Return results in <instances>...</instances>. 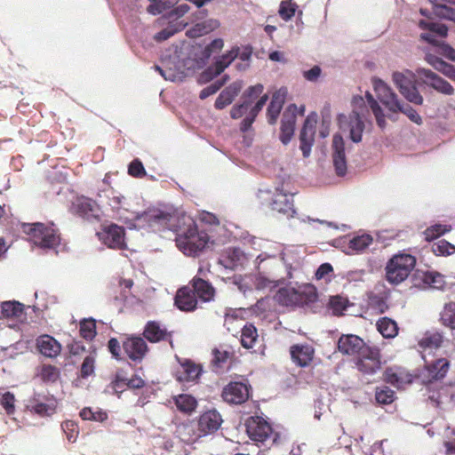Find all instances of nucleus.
Instances as JSON below:
<instances>
[{
	"instance_id": "f257e3e1",
	"label": "nucleus",
	"mask_w": 455,
	"mask_h": 455,
	"mask_svg": "<svg viewBox=\"0 0 455 455\" xmlns=\"http://www.w3.org/2000/svg\"><path fill=\"white\" fill-rule=\"evenodd\" d=\"M150 226L160 225L172 229L176 234V245L185 255L196 256L208 243L210 237L205 231H199L196 220L186 213L172 215L161 211L147 214Z\"/></svg>"
},
{
	"instance_id": "f03ea898",
	"label": "nucleus",
	"mask_w": 455,
	"mask_h": 455,
	"mask_svg": "<svg viewBox=\"0 0 455 455\" xmlns=\"http://www.w3.org/2000/svg\"><path fill=\"white\" fill-rule=\"evenodd\" d=\"M352 112L347 116L339 114L338 123L339 128L343 131H349V137L352 141L358 143L362 140L364 123L363 117L368 112V108L364 99L361 96H355L352 100Z\"/></svg>"
},
{
	"instance_id": "7ed1b4c3",
	"label": "nucleus",
	"mask_w": 455,
	"mask_h": 455,
	"mask_svg": "<svg viewBox=\"0 0 455 455\" xmlns=\"http://www.w3.org/2000/svg\"><path fill=\"white\" fill-rule=\"evenodd\" d=\"M274 299L283 307H304L316 301L317 291L311 283H304L297 288L286 286L276 291Z\"/></svg>"
},
{
	"instance_id": "20e7f679",
	"label": "nucleus",
	"mask_w": 455,
	"mask_h": 455,
	"mask_svg": "<svg viewBox=\"0 0 455 455\" xmlns=\"http://www.w3.org/2000/svg\"><path fill=\"white\" fill-rule=\"evenodd\" d=\"M374 90L379 100L392 113L401 112L411 122L421 124L422 118L419 113L409 104L400 100L397 95L381 80L374 82Z\"/></svg>"
},
{
	"instance_id": "39448f33",
	"label": "nucleus",
	"mask_w": 455,
	"mask_h": 455,
	"mask_svg": "<svg viewBox=\"0 0 455 455\" xmlns=\"http://www.w3.org/2000/svg\"><path fill=\"white\" fill-rule=\"evenodd\" d=\"M417 263L416 257L404 252L393 255L385 267V278L392 285L403 283L411 275Z\"/></svg>"
},
{
	"instance_id": "423d86ee",
	"label": "nucleus",
	"mask_w": 455,
	"mask_h": 455,
	"mask_svg": "<svg viewBox=\"0 0 455 455\" xmlns=\"http://www.w3.org/2000/svg\"><path fill=\"white\" fill-rule=\"evenodd\" d=\"M20 230L28 235L31 242L41 248L52 249L58 246L60 242L59 230L53 224L23 222L20 224Z\"/></svg>"
},
{
	"instance_id": "0eeeda50",
	"label": "nucleus",
	"mask_w": 455,
	"mask_h": 455,
	"mask_svg": "<svg viewBox=\"0 0 455 455\" xmlns=\"http://www.w3.org/2000/svg\"><path fill=\"white\" fill-rule=\"evenodd\" d=\"M257 198L262 205H267L271 211L287 217H293L296 212L292 195L285 193L283 188H275V192L259 189Z\"/></svg>"
},
{
	"instance_id": "6e6552de",
	"label": "nucleus",
	"mask_w": 455,
	"mask_h": 455,
	"mask_svg": "<svg viewBox=\"0 0 455 455\" xmlns=\"http://www.w3.org/2000/svg\"><path fill=\"white\" fill-rule=\"evenodd\" d=\"M427 396L430 403L441 410L455 409V381L445 384L430 381L427 385Z\"/></svg>"
},
{
	"instance_id": "1a4fd4ad",
	"label": "nucleus",
	"mask_w": 455,
	"mask_h": 455,
	"mask_svg": "<svg viewBox=\"0 0 455 455\" xmlns=\"http://www.w3.org/2000/svg\"><path fill=\"white\" fill-rule=\"evenodd\" d=\"M246 432L251 440L263 446L273 444L277 440V434L271 425L259 416L250 417L245 423Z\"/></svg>"
},
{
	"instance_id": "9d476101",
	"label": "nucleus",
	"mask_w": 455,
	"mask_h": 455,
	"mask_svg": "<svg viewBox=\"0 0 455 455\" xmlns=\"http://www.w3.org/2000/svg\"><path fill=\"white\" fill-rule=\"evenodd\" d=\"M393 81L400 93L410 102L416 105H422L423 97L415 85V76L410 70L404 72H395Z\"/></svg>"
},
{
	"instance_id": "9b49d317",
	"label": "nucleus",
	"mask_w": 455,
	"mask_h": 455,
	"mask_svg": "<svg viewBox=\"0 0 455 455\" xmlns=\"http://www.w3.org/2000/svg\"><path fill=\"white\" fill-rule=\"evenodd\" d=\"M355 368L363 376H373L382 369L381 354L378 347H369L355 362Z\"/></svg>"
},
{
	"instance_id": "f8f14e48",
	"label": "nucleus",
	"mask_w": 455,
	"mask_h": 455,
	"mask_svg": "<svg viewBox=\"0 0 455 455\" xmlns=\"http://www.w3.org/2000/svg\"><path fill=\"white\" fill-rule=\"evenodd\" d=\"M223 422L220 413L215 410L203 412L197 419V430L189 435L188 441H195L202 436L211 435L219 430Z\"/></svg>"
},
{
	"instance_id": "ddd939ff",
	"label": "nucleus",
	"mask_w": 455,
	"mask_h": 455,
	"mask_svg": "<svg viewBox=\"0 0 455 455\" xmlns=\"http://www.w3.org/2000/svg\"><path fill=\"white\" fill-rule=\"evenodd\" d=\"M99 239L110 249L124 250L127 248L125 242V230L123 227L111 223L102 226L97 233Z\"/></svg>"
},
{
	"instance_id": "4468645a",
	"label": "nucleus",
	"mask_w": 455,
	"mask_h": 455,
	"mask_svg": "<svg viewBox=\"0 0 455 455\" xmlns=\"http://www.w3.org/2000/svg\"><path fill=\"white\" fill-rule=\"evenodd\" d=\"M317 123V114L312 112L309 114L303 124L299 132V148L304 157H308L311 148L315 143V125Z\"/></svg>"
},
{
	"instance_id": "2eb2a0df",
	"label": "nucleus",
	"mask_w": 455,
	"mask_h": 455,
	"mask_svg": "<svg viewBox=\"0 0 455 455\" xmlns=\"http://www.w3.org/2000/svg\"><path fill=\"white\" fill-rule=\"evenodd\" d=\"M370 346L355 334H342L338 340V351L344 355L356 356L362 355Z\"/></svg>"
},
{
	"instance_id": "dca6fc26",
	"label": "nucleus",
	"mask_w": 455,
	"mask_h": 455,
	"mask_svg": "<svg viewBox=\"0 0 455 455\" xmlns=\"http://www.w3.org/2000/svg\"><path fill=\"white\" fill-rule=\"evenodd\" d=\"M251 386L240 381L228 383L222 390L223 400L232 404H242L250 397Z\"/></svg>"
},
{
	"instance_id": "f3484780",
	"label": "nucleus",
	"mask_w": 455,
	"mask_h": 455,
	"mask_svg": "<svg viewBox=\"0 0 455 455\" xmlns=\"http://www.w3.org/2000/svg\"><path fill=\"white\" fill-rule=\"evenodd\" d=\"M70 212L83 219L91 220L99 218L98 204L84 196H76L71 203Z\"/></svg>"
},
{
	"instance_id": "a211bd4d",
	"label": "nucleus",
	"mask_w": 455,
	"mask_h": 455,
	"mask_svg": "<svg viewBox=\"0 0 455 455\" xmlns=\"http://www.w3.org/2000/svg\"><path fill=\"white\" fill-rule=\"evenodd\" d=\"M297 118V106L295 104H290L283 114L280 127V140L287 145L293 134L295 130Z\"/></svg>"
},
{
	"instance_id": "6ab92c4d",
	"label": "nucleus",
	"mask_w": 455,
	"mask_h": 455,
	"mask_svg": "<svg viewBox=\"0 0 455 455\" xmlns=\"http://www.w3.org/2000/svg\"><path fill=\"white\" fill-rule=\"evenodd\" d=\"M417 73L420 77L424 79V83L427 85L434 88L435 91L445 95L453 94L454 89L452 85L432 70L427 68H419Z\"/></svg>"
},
{
	"instance_id": "aec40b11",
	"label": "nucleus",
	"mask_w": 455,
	"mask_h": 455,
	"mask_svg": "<svg viewBox=\"0 0 455 455\" xmlns=\"http://www.w3.org/2000/svg\"><path fill=\"white\" fill-rule=\"evenodd\" d=\"M332 161L338 176H344L347 172V159L345 154V142L341 135L335 134L332 138Z\"/></svg>"
},
{
	"instance_id": "412c9836",
	"label": "nucleus",
	"mask_w": 455,
	"mask_h": 455,
	"mask_svg": "<svg viewBox=\"0 0 455 455\" xmlns=\"http://www.w3.org/2000/svg\"><path fill=\"white\" fill-rule=\"evenodd\" d=\"M198 301L200 300L188 284L180 288L174 298L175 306L185 312L194 311L197 307Z\"/></svg>"
},
{
	"instance_id": "4be33fe9",
	"label": "nucleus",
	"mask_w": 455,
	"mask_h": 455,
	"mask_svg": "<svg viewBox=\"0 0 455 455\" xmlns=\"http://www.w3.org/2000/svg\"><path fill=\"white\" fill-rule=\"evenodd\" d=\"M123 348L127 356L135 362L141 361L148 350L146 341L140 337L127 338L123 342Z\"/></svg>"
},
{
	"instance_id": "5701e85b",
	"label": "nucleus",
	"mask_w": 455,
	"mask_h": 455,
	"mask_svg": "<svg viewBox=\"0 0 455 455\" xmlns=\"http://www.w3.org/2000/svg\"><path fill=\"white\" fill-rule=\"evenodd\" d=\"M291 361L299 367L309 366L314 359L315 349L307 344H295L290 347Z\"/></svg>"
},
{
	"instance_id": "b1692460",
	"label": "nucleus",
	"mask_w": 455,
	"mask_h": 455,
	"mask_svg": "<svg viewBox=\"0 0 455 455\" xmlns=\"http://www.w3.org/2000/svg\"><path fill=\"white\" fill-rule=\"evenodd\" d=\"M188 285L201 302H209L215 296V288L212 284L198 275L194 276Z\"/></svg>"
},
{
	"instance_id": "393cba45",
	"label": "nucleus",
	"mask_w": 455,
	"mask_h": 455,
	"mask_svg": "<svg viewBox=\"0 0 455 455\" xmlns=\"http://www.w3.org/2000/svg\"><path fill=\"white\" fill-rule=\"evenodd\" d=\"M203 372V367L192 360L185 359L180 362V371L177 372L176 379L180 382H197Z\"/></svg>"
},
{
	"instance_id": "a878e982",
	"label": "nucleus",
	"mask_w": 455,
	"mask_h": 455,
	"mask_svg": "<svg viewBox=\"0 0 455 455\" xmlns=\"http://www.w3.org/2000/svg\"><path fill=\"white\" fill-rule=\"evenodd\" d=\"M144 337L151 343L168 341L172 347V332L155 321L148 322L143 331Z\"/></svg>"
},
{
	"instance_id": "bb28decb",
	"label": "nucleus",
	"mask_w": 455,
	"mask_h": 455,
	"mask_svg": "<svg viewBox=\"0 0 455 455\" xmlns=\"http://www.w3.org/2000/svg\"><path fill=\"white\" fill-rule=\"evenodd\" d=\"M287 90L281 88L275 92L267 109V117L269 124H275L281 110L285 102Z\"/></svg>"
},
{
	"instance_id": "cd10ccee",
	"label": "nucleus",
	"mask_w": 455,
	"mask_h": 455,
	"mask_svg": "<svg viewBox=\"0 0 455 455\" xmlns=\"http://www.w3.org/2000/svg\"><path fill=\"white\" fill-rule=\"evenodd\" d=\"M450 368V363L446 358H439L432 363L426 362L425 370L427 373L428 380L426 386L430 381L438 382L437 380L443 379Z\"/></svg>"
},
{
	"instance_id": "c85d7f7f",
	"label": "nucleus",
	"mask_w": 455,
	"mask_h": 455,
	"mask_svg": "<svg viewBox=\"0 0 455 455\" xmlns=\"http://www.w3.org/2000/svg\"><path fill=\"white\" fill-rule=\"evenodd\" d=\"M432 5V13L442 20L455 22V0H428Z\"/></svg>"
},
{
	"instance_id": "c756f323",
	"label": "nucleus",
	"mask_w": 455,
	"mask_h": 455,
	"mask_svg": "<svg viewBox=\"0 0 455 455\" xmlns=\"http://www.w3.org/2000/svg\"><path fill=\"white\" fill-rule=\"evenodd\" d=\"M420 39L435 47V52L451 61H455V49L430 33H421Z\"/></svg>"
},
{
	"instance_id": "7c9ffc66",
	"label": "nucleus",
	"mask_w": 455,
	"mask_h": 455,
	"mask_svg": "<svg viewBox=\"0 0 455 455\" xmlns=\"http://www.w3.org/2000/svg\"><path fill=\"white\" fill-rule=\"evenodd\" d=\"M39 352L46 357H56L61 351L60 344L50 335H42L36 339Z\"/></svg>"
},
{
	"instance_id": "2f4dec72",
	"label": "nucleus",
	"mask_w": 455,
	"mask_h": 455,
	"mask_svg": "<svg viewBox=\"0 0 455 455\" xmlns=\"http://www.w3.org/2000/svg\"><path fill=\"white\" fill-rule=\"evenodd\" d=\"M2 317L14 321L25 319L24 305L18 301H4L1 304Z\"/></svg>"
},
{
	"instance_id": "473e14b6",
	"label": "nucleus",
	"mask_w": 455,
	"mask_h": 455,
	"mask_svg": "<svg viewBox=\"0 0 455 455\" xmlns=\"http://www.w3.org/2000/svg\"><path fill=\"white\" fill-rule=\"evenodd\" d=\"M383 376L384 381L396 387L397 388H402L405 385L412 382V376L400 369L395 371L392 368H387L384 371Z\"/></svg>"
},
{
	"instance_id": "72a5a7b5",
	"label": "nucleus",
	"mask_w": 455,
	"mask_h": 455,
	"mask_svg": "<svg viewBox=\"0 0 455 455\" xmlns=\"http://www.w3.org/2000/svg\"><path fill=\"white\" fill-rule=\"evenodd\" d=\"M425 60L435 70L455 82V67L443 60L440 57L431 52H427Z\"/></svg>"
},
{
	"instance_id": "f704fd0d",
	"label": "nucleus",
	"mask_w": 455,
	"mask_h": 455,
	"mask_svg": "<svg viewBox=\"0 0 455 455\" xmlns=\"http://www.w3.org/2000/svg\"><path fill=\"white\" fill-rule=\"evenodd\" d=\"M241 90V85L237 83H234L225 88L218 96L215 100L214 106L217 109H223L227 106L232 103L235 96L238 95Z\"/></svg>"
},
{
	"instance_id": "c9c22d12",
	"label": "nucleus",
	"mask_w": 455,
	"mask_h": 455,
	"mask_svg": "<svg viewBox=\"0 0 455 455\" xmlns=\"http://www.w3.org/2000/svg\"><path fill=\"white\" fill-rule=\"evenodd\" d=\"M173 402L178 411L187 415L192 414L198 405L197 400L188 394H180L173 396Z\"/></svg>"
},
{
	"instance_id": "e433bc0d",
	"label": "nucleus",
	"mask_w": 455,
	"mask_h": 455,
	"mask_svg": "<svg viewBox=\"0 0 455 455\" xmlns=\"http://www.w3.org/2000/svg\"><path fill=\"white\" fill-rule=\"evenodd\" d=\"M349 299L342 295H333L330 296L328 303L326 304V308L331 312L332 315L335 316H342L344 315V312L352 306Z\"/></svg>"
},
{
	"instance_id": "4c0bfd02",
	"label": "nucleus",
	"mask_w": 455,
	"mask_h": 455,
	"mask_svg": "<svg viewBox=\"0 0 455 455\" xmlns=\"http://www.w3.org/2000/svg\"><path fill=\"white\" fill-rule=\"evenodd\" d=\"M220 26V23L217 20H207L202 22H198L187 30V36L191 38L200 37L210 32L213 31Z\"/></svg>"
},
{
	"instance_id": "58836bf2",
	"label": "nucleus",
	"mask_w": 455,
	"mask_h": 455,
	"mask_svg": "<svg viewBox=\"0 0 455 455\" xmlns=\"http://www.w3.org/2000/svg\"><path fill=\"white\" fill-rule=\"evenodd\" d=\"M419 27L421 29L427 30V33L434 35L435 38L439 36L441 40L446 38L448 36L449 28L443 23L421 20L419 21Z\"/></svg>"
},
{
	"instance_id": "ea45409f",
	"label": "nucleus",
	"mask_w": 455,
	"mask_h": 455,
	"mask_svg": "<svg viewBox=\"0 0 455 455\" xmlns=\"http://www.w3.org/2000/svg\"><path fill=\"white\" fill-rule=\"evenodd\" d=\"M418 276L422 280L424 284L435 289H440L445 283L443 275L435 271L418 272Z\"/></svg>"
},
{
	"instance_id": "a19ab883",
	"label": "nucleus",
	"mask_w": 455,
	"mask_h": 455,
	"mask_svg": "<svg viewBox=\"0 0 455 455\" xmlns=\"http://www.w3.org/2000/svg\"><path fill=\"white\" fill-rule=\"evenodd\" d=\"M377 328L381 335L387 339L395 338L398 333L397 323L388 317H381L377 322Z\"/></svg>"
},
{
	"instance_id": "79ce46f5",
	"label": "nucleus",
	"mask_w": 455,
	"mask_h": 455,
	"mask_svg": "<svg viewBox=\"0 0 455 455\" xmlns=\"http://www.w3.org/2000/svg\"><path fill=\"white\" fill-rule=\"evenodd\" d=\"M258 339V331L256 327L247 323L242 329L241 344L244 348H252Z\"/></svg>"
},
{
	"instance_id": "37998d69",
	"label": "nucleus",
	"mask_w": 455,
	"mask_h": 455,
	"mask_svg": "<svg viewBox=\"0 0 455 455\" xmlns=\"http://www.w3.org/2000/svg\"><path fill=\"white\" fill-rule=\"evenodd\" d=\"M443 343V336L438 333H427L419 341V346L422 349V353L427 350L432 351L441 347Z\"/></svg>"
},
{
	"instance_id": "c03bdc74",
	"label": "nucleus",
	"mask_w": 455,
	"mask_h": 455,
	"mask_svg": "<svg viewBox=\"0 0 455 455\" xmlns=\"http://www.w3.org/2000/svg\"><path fill=\"white\" fill-rule=\"evenodd\" d=\"M212 370L218 372L227 365L228 360L231 358L232 354L221 348H214L212 350Z\"/></svg>"
},
{
	"instance_id": "a18cd8bd",
	"label": "nucleus",
	"mask_w": 455,
	"mask_h": 455,
	"mask_svg": "<svg viewBox=\"0 0 455 455\" xmlns=\"http://www.w3.org/2000/svg\"><path fill=\"white\" fill-rule=\"evenodd\" d=\"M145 381L138 375H133L132 378L127 379L124 377L116 376V380L114 382V386L116 388H122L126 386L129 388L139 389L142 388L145 386Z\"/></svg>"
},
{
	"instance_id": "49530a36",
	"label": "nucleus",
	"mask_w": 455,
	"mask_h": 455,
	"mask_svg": "<svg viewBox=\"0 0 455 455\" xmlns=\"http://www.w3.org/2000/svg\"><path fill=\"white\" fill-rule=\"evenodd\" d=\"M442 323L451 330H455V302L446 303L441 312Z\"/></svg>"
},
{
	"instance_id": "de8ad7c7",
	"label": "nucleus",
	"mask_w": 455,
	"mask_h": 455,
	"mask_svg": "<svg viewBox=\"0 0 455 455\" xmlns=\"http://www.w3.org/2000/svg\"><path fill=\"white\" fill-rule=\"evenodd\" d=\"M15 403L16 398L14 394L10 391H4V388H0V404L7 415H12L15 412Z\"/></svg>"
},
{
	"instance_id": "09e8293b",
	"label": "nucleus",
	"mask_w": 455,
	"mask_h": 455,
	"mask_svg": "<svg viewBox=\"0 0 455 455\" xmlns=\"http://www.w3.org/2000/svg\"><path fill=\"white\" fill-rule=\"evenodd\" d=\"M432 251L436 256L447 257L455 253V245L442 239L433 243Z\"/></svg>"
},
{
	"instance_id": "8fccbe9b",
	"label": "nucleus",
	"mask_w": 455,
	"mask_h": 455,
	"mask_svg": "<svg viewBox=\"0 0 455 455\" xmlns=\"http://www.w3.org/2000/svg\"><path fill=\"white\" fill-rule=\"evenodd\" d=\"M451 229V226L442 225V224H435L433 226L428 227L424 231L425 240L427 242H431L445 233L449 232Z\"/></svg>"
},
{
	"instance_id": "3c124183",
	"label": "nucleus",
	"mask_w": 455,
	"mask_h": 455,
	"mask_svg": "<svg viewBox=\"0 0 455 455\" xmlns=\"http://www.w3.org/2000/svg\"><path fill=\"white\" fill-rule=\"evenodd\" d=\"M151 4L148 6L147 10L151 14H159L165 10L174 6L179 0H150Z\"/></svg>"
},
{
	"instance_id": "603ef678",
	"label": "nucleus",
	"mask_w": 455,
	"mask_h": 455,
	"mask_svg": "<svg viewBox=\"0 0 455 455\" xmlns=\"http://www.w3.org/2000/svg\"><path fill=\"white\" fill-rule=\"evenodd\" d=\"M185 25L181 22H176L175 24H170L167 28L162 29L154 36V39L156 42H163L172 36L177 32L182 30Z\"/></svg>"
},
{
	"instance_id": "864d4df0",
	"label": "nucleus",
	"mask_w": 455,
	"mask_h": 455,
	"mask_svg": "<svg viewBox=\"0 0 455 455\" xmlns=\"http://www.w3.org/2000/svg\"><path fill=\"white\" fill-rule=\"evenodd\" d=\"M375 399L379 404H390L395 401V391L387 386L377 387Z\"/></svg>"
},
{
	"instance_id": "5fc2aeb1",
	"label": "nucleus",
	"mask_w": 455,
	"mask_h": 455,
	"mask_svg": "<svg viewBox=\"0 0 455 455\" xmlns=\"http://www.w3.org/2000/svg\"><path fill=\"white\" fill-rule=\"evenodd\" d=\"M39 376L44 382L53 383L60 378V370L52 364H44Z\"/></svg>"
},
{
	"instance_id": "6e6d98bb",
	"label": "nucleus",
	"mask_w": 455,
	"mask_h": 455,
	"mask_svg": "<svg viewBox=\"0 0 455 455\" xmlns=\"http://www.w3.org/2000/svg\"><path fill=\"white\" fill-rule=\"evenodd\" d=\"M372 241L373 239L370 235H357L349 241L348 248L355 251H362L366 249Z\"/></svg>"
},
{
	"instance_id": "4d7b16f0",
	"label": "nucleus",
	"mask_w": 455,
	"mask_h": 455,
	"mask_svg": "<svg viewBox=\"0 0 455 455\" xmlns=\"http://www.w3.org/2000/svg\"><path fill=\"white\" fill-rule=\"evenodd\" d=\"M80 335L87 339L92 340L96 335V322L94 319H84L80 323Z\"/></svg>"
},
{
	"instance_id": "13d9d810",
	"label": "nucleus",
	"mask_w": 455,
	"mask_h": 455,
	"mask_svg": "<svg viewBox=\"0 0 455 455\" xmlns=\"http://www.w3.org/2000/svg\"><path fill=\"white\" fill-rule=\"evenodd\" d=\"M223 72V67H217V65L214 63L213 65L208 67L206 69H204L198 76V83L200 84H204L209 82H211L212 79H214L217 76L221 74Z\"/></svg>"
},
{
	"instance_id": "bf43d9fd",
	"label": "nucleus",
	"mask_w": 455,
	"mask_h": 455,
	"mask_svg": "<svg viewBox=\"0 0 455 455\" xmlns=\"http://www.w3.org/2000/svg\"><path fill=\"white\" fill-rule=\"evenodd\" d=\"M297 8L298 5L291 0H284L281 2L278 12L283 20H289L294 16Z\"/></svg>"
},
{
	"instance_id": "052dcab7",
	"label": "nucleus",
	"mask_w": 455,
	"mask_h": 455,
	"mask_svg": "<svg viewBox=\"0 0 455 455\" xmlns=\"http://www.w3.org/2000/svg\"><path fill=\"white\" fill-rule=\"evenodd\" d=\"M61 428L66 434L67 439L70 443H74L79 434V428L76 422L73 420H66L61 424Z\"/></svg>"
},
{
	"instance_id": "680f3d73",
	"label": "nucleus",
	"mask_w": 455,
	"mask_h": 455,
	"mask_svg": "<svg viewBox=\"0 0 455 455\" xmlns=\"http://www.w3.org/2000/svg\"><path fill=\"white\" fill-rule=\"evenodd\" d=\"M228 76H224L220 80L215 81L207 87L204 88L199 94L201 100H204L209 96L216 93L228 81Z\"/></svg>"
},
{
	"instance_id": "e2e57ef3",
	"label": "nucleus",
	"mask_w": 455,
	"mask_h": 455,
	"mask_svg": "<svg viewBox=\"0 0 455 455\" xmlns=\"http://www.w3.org/2000/svg\"><path fill=\"white\" fill-rule=\"evenodd\" d=\"M56 407L57 405L55 401L50 403H37L32 406V411L39 416L45 417L54 414Z\"/></svg>"
},
{
	"instance_id": "0e129e2a",
	"label": "nucleus",
	"mask_w": 455,
	"mask_h": 455,
	"mask_svg": "<svg viewBox=\"0 0 455 455\" xmlns=\"http://www.w3.org/2000/svg\"><path fill=\"white\" fill-rule=\"evenodd\" d=\"M240 49L239 47H234L228 53L223 54L218 60L215 61V64L219 68L223 67V71L226 68H228L232 61L239 56Z\"/></svg>"
},
{
	"instance_id": "69168bd1",
	"label": "nucleus",
	"mask_w": 455,
	"mask_h": 455,
	"mask_svg": "<svg viewBox=\"0 0 455 455\" xmlns=\"http://www.w3.org/2000/svg\"><path fill=\"white\" fill-rule=\"evenodd\" d=\"M240 49L239 47H234L228 53L223 54L218 60L215 61V64L219 68L223 67V71L226 68H228L232 61L239 56Z\"/></svg>"
},
{
	"instance_id": "338daca9",
	"label": "nucleus",
	"mask_w": 455,
	"mask_h": 455,
	"mask_svg": "<svg viewBox=\"0 0 455 455\" xmlns=\"http://www.w3.org/2000/svg\"><path fill=\"white\" fill-rule=\"evenodd\" d=\"M128 174L134 178H143L147 172L142 162L139 158L133 159L128 166Z\"/></svg>"
},
{
	"instance_id": "774afa93",
	"label": "nucleus",
	"mask_w": 455,
	"mask_h": 455,
	"mask_svg": "<svg viewBox=\"0 0 455 455\" xmlns=\"http://www.w3.org/2000/svg\"><path fill=\"white\" fill-rule=\"evenodd\" d=\"M251 107V101L250 100H244L241 104L235 105L231 111L230 116L233 119H238L242 117L249 109Z\"/></svg>"
}]
</instances>
